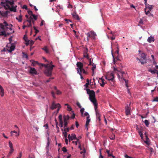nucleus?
I'll list each match as a JSON object with an SVG mask.
<instances>
[{
  "instance_id": "nucleus-1",
  "label": "nucleus",
  "mask_w": 158,
  "mask_h": 158,
  "mask_svg": "<svg viewBox=\"0 0 158 158\" xmlns=\"http://www.w3.org/2000/svg\"><path fill=\"white\" fill-rule=\"evenodd\" d=\"M30 62L31 63L32 65L33 66H35L36 64H38L40 66V67H44L45 69L44 71V73L45 75L48 77H50L51 76L53 67H55L54 65H52L51 66L48 64H44L40 63H38V61H35L32 60H31Z\"/></svg>"
},
{
  "instance_id": "nucleus-2",
  "label": "nucleus",
  "mask_w": 158,
  "mask_h": 158,
  "mask_svg": "<svg viewBox=\"0 0 158 158\" xmlns=\"http://www.w3.org/2000/svg\"><path fill=\"white\" fill-rule=\"evenodd\" d=\"M87 94L89 95V99L92 102L94 106H98L97 100L95 98V92L93 90H90L89 89H86Z\"/></svg>"
},
{
  "instance_id": "nucleus-3",
  "label": "nucleus",
  "mask_w": 158,
  "mask_h": 158,
  "mask_svg": "<svg viewBox=\"0 0 158 158\" xmlns=\"http://www.w3.org/2000/svg\"><path fill=\"white\" fill-rule=\"evenodd\" d=\"M76 65L77 66L76 69L78 73L80 74L81 73L83 72L85 74H88V73L83 68V64L82 63L78 62L77 63Z\"/></svg>"
},
{
  "instance_id": "nucleus-4",
  "label": "nucleus",
  "mask_w": 158,
  "mask_h": 158,
  "mask_svg": "<svg viewBox=\"0 0 158 158\" xmlns=\"http://www.w3.org/2000/svg\"><path fill=\"white\" fill-rule=\"evenodd\" d=\"M114 71L115 73H117L118 77L119 78L120 77H121V78H123V74L125 73V72L123 71H121V69L120 68H116L114 67Z\"/></svg>"
},
{
  "instance_id": "nucleus-5",
  "label": "nucleus",
  "mask_w": 158,
  "mask_h": 158,
  "mask_svg": "<svg viewBox=\"0 0 158 158\" xmlns=\"http://www.w3.org/2000/svg\"><path fill=\"white\" fill-rule=\"evenodd\" d=\"M114 76L113 73H108L105 76V78L109 81H113L114 80Z\"/></svg>"
},
{
  "instance_id": "nucleus-6",
  "label": "nucleus",
  "mask_w": 158,
  "mask_h": 158,
  "mask_svg": "<svg viewBox=\"0 0 158 158\" xmlns=\"http://www.w3.org/2000/svg\"><path fill=\"white\" fill-rule=\"evenodd\" d=\"M68 138L69 141L73 140V139H76L77 141H78L79 140V139H77L76 137V135L74 134H72L71 135H70V134H69L68 136Z\"/></svg>"
},
{
  "instance_id": "nucleus-7",
  "label": "nucleus",
  "mask_w": 158,
  "mask_h": 158,
  "mask_svg": "<svg viewBox=\"0 0 158 158\" xmlns=\"http://www.w3.org/2000/svg\"><path fill=\"white\" fill-rule=\"evenodd\" d=\"M94 107L97 120H98L99 121H100L101 120V115L99 113V110L97 109V106H94Z\"/></svg>"
},
{
  "instance_id": "nucleus-8",
  "label": "nucleus",
  "mask_w": 158,
  "mask_h": 158,
  "mask_svg": "<svg viewBox=\"0 0 158 158\" xmlns=\"http://www.w3.org/2000/svg\"><path fill=\"white\" fill-rule=\"evenodd\" d=\"M119 51L118 49L115 52L114 55H113V53L112 52V56L113 57V62L115 63V58H116L117 60H118L117 57L118 55Z\"/></svg>"
},
{
  "instance_id": "nucleus-9",
  "label": "nucleus",
  "mask_w": 158,
  "mask_h": 158,
  "mask_svg": "<svg viewBox=\"0 0 158 158\" xmlns=\"http://www.w3.org/2000/svg\"><path fill=\"white\" fill-rule=\"evenodd\" d=\"M30 73L31 75H37V72L36 69L35 68L30 67V70H29Z\"/></svg>"
},
{
  "instance_id": "nucleus-10",
  "label": "nucleus",
  "mask_w": 158,
  "mask_h": 158,
  "mask_svg": "<svg viewBox=\"0 0 158 158\" xmlns=\"http://www.w3.org/2000/svg\"><path fill=\"white\" fill-rule=\"evenodd\" d=\"M58 107H61L59 103L56 104L54 102H53L51 108L53 110Z\"/></svg>"
},
{
  "instance_id": "nucleus-11",
  "label": "nucleus",
  "mask_w": 158,
  "mask_h": 158,
  "mask_svg": "<svg viewBox=\"0 0 158 158\" xmlns=\"http://www.w3.org/2000/svg\"><path fill=\"white\" fill-rule=\"evenodd\" d=\"M131 110V107H129L128 105H127L125 107V113L126 115L128 116L130 114V111Z\"/></svg>"
},
{
  "instance_id": "nucleus-12",
  "label": "nucleus",
  "mask_w": 158,
  "mask_h": 158,
  "mask_svg": "<svg viewBox=\"0 0 158 158\" xmlns=\"http://www.w3.org/2000/svg\"><path fill=\"white\" fill-rule=\"evenodd\" d=\"M33 18L31 16H30L28 19L25 22L23 23V24H24L26 22H27L29 23V25L31 27V21H32Z\"/></svg>"
},
{
  "instance_id": "nucleus-13",
  "label": "nucleus",
  "mask_w": 158,
  "mask_h": 158,
  "mask_svg": "<svg viewBox=\"0 0 158 158\" xmlns=\"http://www.w3.org/2000/svg\"><path fill=\"white\" fill-rule=\"evenodd\" d=\"M60 123V127H63V122L62 120V115L61 114H60L58 117Z\"/></svg>"
},
{
  "instance_id": "nucleus-14",
  "label": "nucleus",
  "mask_w": 158,
  "mask_h": 158,
  "mask_svg": "<svg viewBox=\"0 0 158 158\" xmlns=\"http://www.w3.org/2000/svg\"><path fill=\"white\" fill-rule=\"evenodd\" d=\"M98 82L100 83V85L102 87H103L105 84L106 83V82L104 79H102L101 81H98Z\"/></svg>"
},
{
  "instance_id": "nucleus-15",
  "label": "nucleus",
  "mask_w": 158,
  "mask_h": 158,
  "mask_svg": "<svg viewBox=\"0 0 158 158\" xmlns=\"http://www.w3.org/2000/svg\"><path fill=\"white\" fill-rule=\"evenodd\" d=\"M155 40L154 38V37H153L152 36H150L149 37L147 40L150 43L152 42H154Z\"/></svg>"
},
{
  "instance_id": "nucleus-16",
  "label": "nucleus",
  "mask_w": 158,
  "mask_h": 158,
  "mask_svg": "<svg viewBox=\"0 0 158 158\" xmlns=\"http://www.w3.org/2000/svg\"><path fill=\"white\" fill-rule=\"evenodd\" d=\"M15 45L14 44H12L11 46L10 47V49L8 51L10 52H12L13 51L15 48Z\"/></svg>"
},
{
  "instance_id": "nucleus-17",
  "label": "nucleus",
  "mask_w": 158,
  "mask_h": 158,
  "mask_svg": "<svg viewBox=\"0 0 158 158\" xmlns=\"http://www.w3.org/2000/svg\"><path fill=\"white\" fill-rule=\"evenodd\" d=\"M72 15L74 18L77 20H79V16L76 13H73Z\"/></svg>"
},
{
  "instance_id": "nucleus-18",
  "label": "nucleus",
  "mask_w": 158,
  "mask_h": 158,
  "mask_svg": "<svg viewBox=\"0 0 158 158\" xmlns=\"http://www.w3.org/2000/svg\"><path fill=\"white\" fill-rule=\"evenodd\" d=\"M90 119L89 118V116H88L87 117V120L86 122L85 126L86 127L88 126L89 124V123L90 122Z\"/></svg>"
},
{
  "instance_id": "nucleus-19",
  "label": "nucleus",
  "mask_w": 158,
  "mask_h": 158,
  "mask_svg": "<svg viewBox=\"0 0 158 158\" xmlns=\"http://www.w3.org/2000/svg\"><path fill=\"white\" fill-rule=\"evenodd\" d=\"M87 48L86 50H85L84 52V55H83L84 57L87 58V59H89V57L87 53Z\"/></svg>"
},
{
  "instance_id": "nucleus-20",
  "label": "nucleus",
  "mask_w": 158,
  "mask_h": 158,
  "mask_svg": "<svg viewBox=\"0 0 158 158\" xmlns=\"http://www.w3.org/2000/svg\"><path fill=\"white\" fill-rule=\"evenodd\" d=\"M0 90L1 92V97H3L4 95V90L2 87L0 88Z\"/></svg>"
},
{
  "instance_id": "nucleus-21",
  "label": "nucleus",
  "mask_w": 158,
  "mask_h": 158,
  "mask_svg": "<svg viewBox=\"0 0 158 158\" xmlns=\"http://www.w3.org/2000/svg\"><path fill=\"white\" fill-rule=\"evenodd\" d=\"M106 152L107 153L109 156H112L113 158H115V156L112 155V153H110V152L109 150H106Z\"/></svg>"
},
{
  "instance_id": "nucleus-22",
  "label": "nucleus",
  "mask_w": 158,
  "mask_h": 158,
  "mask_svg": "<svg viewBox=\"0 0 158 158\" xmlns=\"http://www.w3.org/2000/svg\"><path fill=\"white\" fill-rule=\"evenodd\" d=\"M8 13V11H2V16L3 17L6 16Z\"/></svg>"
},
{
  "instance_id": "nucleus-23",
  "label": "nucleus",
  "mask_w": 158,
  "mask_h": 158,
  "mask_svg": "<svg viewBox=\"0 0 158 158\" xmlns=\"http://www.w3.org/2000/svg\"><path fill=\"white\" fill-rule=\"evenodd\" d=\"M22 15H20L18 17H16V19L18 20L19 22H21L22 20Z\"/></svg>"
},
{
  "instance_id": "nucleus-24",
  "label": "nucleus",
  "mask_w": 158,
  "mask_h": 158,
  "mask_svg": "<svg viewBox=\"0 0 158 158\" xmlns=\"http://www.w3.org/2000/svg\"><path fill=\"white\" fill-rule=\"evenodd\" d=\"M64 105L67 106V110L69 111H72V109L71 107L68 104H65Z\"/></svg>"
},
{
  "instance_id": "nucleus-25",
  "label": "nucleus",
  "mask_w": 158,
  "mask_h": 158,
  "mask_svg": "<svg viewBox=\"0 0 158 158\" xmlns=\"http://www.w3.org/2000/svg\"><path fill=\"white\" fill-rule=\"evenodd\" d=\"M145 135H146V140L144 141V142L148 145H149V139L148 138V136L146 135V134H145Z\"/></svg>"
},
{
  "instance_id": "nucleus-26",
  "label": "nucleus",
  "mask_w": 158,
  "mask_h": 158,
  "mask_svg": "<svg viewBox=\"0 0 158 158\" xmlns=\"http://www.w3.org/2000/svg\"><path fill=\"white\" fill-rule=\"evenodd\" d=\"M153 6L152 5H149L147 4V7L146 8V6L145 9H147V8L148 9V10H151L152 9Z\"/></svg>"
},
{
  "instance_id": "nucleus-27",
  "label": "nucleus",
  "mask_w": 158,
  "mask_h": 158,
  "mask_svg": "<svg viewBox=\"0 0 158 158\" xmlns=\"http://www.w3.org/2000/svg\"><path fill=\"white\" fill-rule=\"evenodd\" d=\"M64 121L65 120L66 121H67V120H68L69 118V116L67 115L66 116L64 117Z\"/></svg>"
},
{
  "instance_id": "nucleus-28",
  "label": "nucleus",
  "mask_w": 158,
  "mask_h": 158,
  "mask_svg": "<svg viewBox=\"0 0 158 158\" xmlns=\"http://www.w3.org/2000/svg\"><path fill=\"white\" fill-rule=\"evenodd\" d=\"M141 57L144 60H145L146 59V55L144 53H142L141 54Z\"/></svg>"
},
{
  "instance_id": "nucleus-29",
  "label": "nucleus",
  "mask_w": 158,
  "mask_h": 158,
  "mask_svg": "<svg viewBox=\"0 0 158 158\" xmlns=\"http://www.w3.org/2000/svg\"><path fill=\"white\" fill-rule=\"evenodd\" d=\"M42 49L46 52L47 53H49V51L48 49L47 48V47H45L44 48H42Z\"/></svg>"
},
{
  "instance_id": "nucleus-30",
  "label": "nucleus",
  "mask_w": 158,
  "mask_h": 158,
  "mask_svg": "<svg viewBox=\"0 0 158 158\" xmlns=\"http://www.w3.org/2000/svg\"><path fill=\"white\" fill-rule=\"evenodd\" d=\"M110 138L112 140L114 139L115 138V135L114 134H112L110 136Z\"/></svg>"
},
{
  "instance_id": "nucleus-31",
  "label": "nucleus",
  "mask_w": 158,
  "mask_h": 158,
  "mask_svg": "<svg viewBox=\"0 0 158 158\" xmlns=\"http://www.w3.org/2000/svg\"><path fill=\"white\" fill-rule=\"evenodd\" d=\"M156 71L157 70L156 69H155L154 70H152L151 69H150L148 70V71L150 72L151 73L153 74L156 73Z\"/></svg>"
},
{
  "instance_id": "nucleus-32",
  "label": "nucleus",
  "mask_w": 158,
  "mask_h": 158,
  "mask_svg": "<svg viewBox=\"0 0 158 158\" xmlns=\"http://www.w3.org/2000/svg\"><path fill=\"white\" fill-rule=\"evenodd\" d=\"M92 65L93 67L92 68V71L93 73H94V70L96 68V65L94 64V63H93V64Z\"/></svg>"
},
{
  "instance_id": "nucleus-33",
  "label": "nucleus",
  "mask_w": 158,
  "mask_h": 158,
  "mask_svg": "<svg viewBox=\"0 0 158 158\" xmlns=\"http://www.w3.org/2000/svg\"><path fill=\"white\" fill-rule=\"evenodd\" d=\"M144 123L145 124V125L147 127H148L149 124V122L148 120H145L144 121Z\"/></svg>"
},
{
  "instance_id": "nucleus-34",
  "label": "nucleus",
  "mask_w": 158,
  "mask_h": 158,
  "mask_svg": "<svg viewBox=\"0 0 158 158\" xmlns=\"http://www.w3.org/2000/svg\"><path fill=\"white\" fill-rule=\"evenodd\" d=\"M86 35L87 36V40H89L88 38L90 37H91V32H90L86 34Z\"/></svg>"
},
{
  "instance_id": "nucleus-35",
  "label": "nucleus",
  "mask_w": 158,
  "mask_h": 158,
  "mask_svg": "<svg viewBox=\"0 0 158 158\" xmlns=\"http://www.w3.org/2000/svg\"><path fill=\"white\" fill-rule=\"evenodd\" d=\"M23 38L24 40L25 41H26V42L30 41V40L28 39L27 36L25 35H24Z\"/></svg>"
},
{
  "instance_id": "nucleus-36",
  "label": "nucleus",
  "mask_w": 158,
  "mask_h": 158,
  "mask_svg": "<svg viewBox=\"0 0 158 158\" xmlns=\"http://www.w3.org/2000/svg\"><path fill=\"white\" fill-rule=\"evenodd\" d=\"M144 19V18H143L142 19H140V21H139V23L141 24H143V19Z\"/></svg>"
},
{
  "instance_id": "nucleus-37",
  "label": "nucleus",
  "mask_w": 158,
  "mask_h": 158,
  "mask_svg": "<svg viewBox=\"0 0 158 158\" xmlns=\"http://www.w3.org/2000/svg\"><path fill=\"white\" fill-rule=\"evenodd\" d=\"M9 144L10 148H13V144L10 141H9Z\"/></svg>"
},
{
  "instance_id": "nucleus-38",
  "label": "nucleus",
  "mask_w": 158,
  "mask_h": 158,
  "mask_svg": "<svg viewBox=\"0 0 158 158\" xmlns=\"http://www.w3.org/2000/svg\"><path fill=\"white\" fill-rule=\"evenodd\" d=\"M123 80L124 81L125 83V85L128 88V81L126 80L125 79L123 78Z\"/></svg>"
},
{
  "instance_id": "nucleus-39",
  "label": "nucleus",
  "mask_w": 158,
  "mask_h": 158,
  "mask_svg": "<svg viewBox=\"0 0 158 158\" xmlns=\"http://www.w3.org/2000/svg\"><path fill=\"white\" fill-rule=\"evenodd\" d=\"M152 102H158V97H156L154 98L152 100Z\"/></svg>"
},
{
  "instance_id": "nucleus-40",
  "label": "nucleus",
  "mask_w": 158,
  "mask_h": 158,
  "mask_svg": "<svg viewBox=\"0 0 158 158\" xmlns=\"http://www.w3.org/2000/svg\"><path fill=\"white\" fill-rule=\"evenodd\" d=\"M62 150L64 152H66L67 151V150L66 149V148L65 147H63L62 148Z\"/></svg>"
},
{
  "instance_id": "nucleus-41",
  "label": "nucleus",
  "mask_w": 158,
  "mask_h": 158,
  "mask_svg": "<svg viewBox=\"0 0 158 158\" xmlns=\"http://www.w3.org/2000/svg\"><path fill=\"white\" fill-rule=\"evenodd\" d=\"M101 150L102 149H100L99 150V152H100V156H99V158H103V156L102 155L101 153Z\"/></svg>"
},
{
  "instance_id": "nucleus-42",
  "label": "nucleus",
  "mask_w": 158,
  "mask_h": 158,
  "mask_svg": "<svg viewBox=\"0 0 158 158\" xmlns=\"http://www.w3.org/2000/svg\"><path fill=\"white\" fill-rule=\"evenodd\" d=\"M147 9H145V12L146 14L147 15H148V14L150 13V10H148V11H147Z\"/></svg>"
},
{
  "instance_id": "nucleus-43",
  "label": "nucleus",
  "mask_w": 158,
  "mask_h": 158,
  "mask_svg": "<svg viewBox=\"0 0 158 158\" xmlns=\"http://www.w3.org/2000/svg\"><path fill=\"white\" fill-rule=\"evenodd\" d=\"M90 32L91 35V36H93L94 37L96 35V34L94 32L91 31Z\"/></svg>"
},
{
  "instance_id": "nucleus-44",
  "label": "nucleus",
  "mask_w": 158,
  "mask_h": 158,
  "mask_svg": "<svg viewBox=\"0 0 158 158\" xmlns=\"http://www.w3.org/2000/svg\"><path fill=\"white\" fill-rule=\"evenodd\" d=\"M27 12L28 13V14H29L30 15H31V16L32 15H33L32 14V12L31 10H29L27 11Z\"/></svg>"
},
{
  "instance_id": "nucleus-45",
  "label": "nucleus",
  "mask_w": 158,
  "mask_h": 158,
  "mask_svg": "<svg viewBox=\"0 0 158 158\" xmlns=\"http://www.w3.org/2000/svg\"><path fill=\"white\" fill-rule=\"evenodd\" d=\"M84 111V108H81L80 110V112L82 115L83 114V113Z\"/></svg>"
},
{
  "instance_id": "nucleus-46",
  "label": "nucleus",
  "mask_w": 158,
  "mask_h": 158,
  "mask_svg": "<svg viewBox=\"0 0 158 158\" xmlns=\"http://www.w3.org/2000/svg\"><path fill=\"white\" fill-rule=\"evenodd\" d=\"M6 2H7L8 3L10 4L11 5H13L14 4L13 2H11L10 1H6Z\"/></svg>"
},
{
  "instance_id": "nucleus-47",
  "label": "nucleus",
  "mask_w": 158,
  "mask_h": 158,
  "mask_svg": "<svg viewBox=\"0 0 158 158\" xmlns=\"http://www.w3.org/2000/svg\"><path fill=\"white\" fill-rule=\"evenodd\" d=\"M64 130V132L67 133V132H68L69 131V128H65Z\"/></svg>"
},
{
  "instance_id": "nucleus-48",
  "label": "nucleus",
  "mask_w": 158,
  "mask_h": 158,
  "mask_svg": "<svg viewBox=\"0 0 158 158\" xmlns=\"http://www.w3.org/2000/svg\"><path fill=\"white\" fill-rule=\"evenodd\" d=\"M87 59L89 60V65H92V60L89 57V59Z\"/></svg>"
},
{
  "instance_id": "nucleus-49",
  "label": "nucleus",
  "mask_w": 158,
  "mask_h": 158,
  "mask_svg": "<svg viewBox=\"0 0 158 158\" xmlns=\"http://www.w3.org/2000/svg\"><path fill=\"white\" fill-rule=\"evenodd\" d=\"M64 127L65 128L66 127H67V125H68V123L67 121H64Z\"/></svg>"
},
{
  "instance_id": "nucleus-50",
  "label": "nucleus",
  "mask_w": 158,
  "mask_h": 158,
  "mask_svg": "<svg viewBox=\"0 0 158 158\" xmlns=\"http://www.w3.org/2000/svg\"><path fill=\"white\" fill-rule=\"evenodd\" d=\"M56 94L57 95H59L61 94V92L58 90L56 91Z\"/></svg>"
},
{
  "instance_id": "nucleus-51",
  "label": "nucleus",
  "mask_w": 158,
  "mask_h": 158,
  "mask_svg": "<svg viewBox=\"0 0 158 158\" xmlns=\"http://www.w3.org/2000/svg\"><path fill=\"white\" fill-rule=\"evenodd\" d=\"M77 105L78 106V107L80 108H81V105L78 102H77Z\"/></svg>"
},
{
  "instance_id": "nucleus-52",
  "label": "nucleus",
  "mask_w": 158,
  "mask_h": 158,
  "mask_svg": "<svg viewBox=\"0 0 158 158\" xmlns=\"http://www.w3.org/2000/svg\"><path fill=\"white\" fill-rule=\"evenodd\" d=\"M63 133L64 134V136L65 138H67V134L66 132H63Z\"/></svg>"
},
{
  "instance_id": "nucleus-53",
  "label": "nucleus",
  "mask_w": 158,
  "mask_h": 158,
  "mask_svg": "<svg viewBox=\"0 0 158 158\" xmlns=\"http://www.w3.org/2000/svg\"><path fill=\"white\" fill-rule=\"evenodd\" d=\"M137 59L141 63V64H144L145 63V62L142 61L140 59H139V58H137Z\"/></svg>"
},
{
  "instance_id": "nucleus-54",
  "label": "nucleus",
  "mask_w": 158,
  "mask_h": 158,
  "mask_svg": "<svg viewBox=\"0 0 158 158\" xmlns=\"http://www.w3.org/2000/svg\"><path fill=\"white\" fill-rule=\"evenodd\" d=\"M32 16L33 18L35 20H37V16L36 15H35L33 14V15H32Z\"/></svg>"
},
{
  "instance_id": "nucleus-55",
  "label": "nucleus",
  "mask_w": 158,
  "mask_h": 158,
  "mask_svg": "<svg viewBox=\"0 0 158 158\" xmlns=\"http://www.w3.org/2000/svg\"><path fill=\"white\" fill-rule=\"evenodd\" d=\"M51 94H52V97H53V98H55L56 97H55V95L54 92L53 91H52V92H51Z\"/></svg>"
},
{
  "instance_id": "nucleus-56",
  "label": "nucleus",
  "mask_w": 158,
  "mask_h": 158,
  "mask_svg": "<svg viewBox=\"0 0 158 158\" xmlns=\"http://www.w3.org/2000/svg\"><path fill=\"white\" fill-rule=\"evenodd\" d=\"M5 34V32L4 31L0 32V35H3Z\"/></svg>"
},
{
  "instance_id": "nucleus-57",
  "label": "nucleus",
  "mask_w": 158,
  "mask_h": 158,
  "mask_svg": "<svg viewBox=\"0 0 158 158\" xmlns=\"http://www.w3.org/2000/svg\"><path fill=\"white\" fill-rule=\"evenodd\" d=\"M3 23L4 24V26H5V27H6L7 26H8V23H7L5 21H4V22Z\"/></svg>"
},
{
  "instance_id": "nucleus-58",
  "label": "nucleus",
  "mask_w": 158,
  "mask_h": 158,
  "mask_svg": "<svg viewBox=\"0 0 158 158\" xmlns=\"http://www.w3.org/2000/svg\"><path fill=\"white\" fill-rule=\"evenodd\" d=\"M139 134L140 135L141 137V138H142L143 137V134L142 133L141 131H139Z\"/></svg>"
},
{
  "instance_id": "nucleus-59",
  "label": "nucleus",
  "mask_w": 158,
  "mask_h": 158,
  "mask_svg": "<svg viewBox=\"0 0 158 158\" xmlns=\"http://www.w3.org/2000/svg\"><path fill=\"white\" fill-rule=\"evenodd\" d=\"M26 27H30V26H29V25H24L23 26V29H25V28Z\"/></svg>"
},
{
  "instance_id": "nucleus-60",
  "label": "nucleus",
  "mask_w": 158,
  "mask_h": 158,
  "mask_svg": "<svg viewBox=\"0 0 158 158\" xmlns=\"http://www.w3.org/2000/svg\"><path fill=\"white\" fill-rule=\"evenodd\" d=\"M49 143H49V138H48V142H47V147L48 146H49Z\"/></svg>"
},
{
  "instance_id": "nucleus-61",
  "label": "nucleus",
  "mask_w": 158,
  "mask_h": 158,
  "mask_svg": "<svg viewBox=\"0 0 158 158\" xmlns=\"http://www.w3.org/2000/svg\"><path fill=\"white\" fill-rule=\"evenodd\" d=\"M84 115L85 116H87V117L88 116H89V114L87 112H85V113L84 114Z\"/></svg>"
},
{
  "instance_id": "nucleus-62",
  "label": "nucleus",
  "mask_w": 158,
  "mask_h": 158,
  "mask_svg": "<svg viewBox=\"0 0 158 158\" xmlns=\"http://www.w3.org/2000/svg\"><path fill=\"white\" fill-rule=\"evenodd\" d=\"M13 151H14V149L13 148H10V152H10V153H13Z\"/></svg>"
},
{
  "instance_id": "nucleus-63",
  "label": "nucleus",
  "mask_w": 158,
  "mask_h": 158,
  "mask_svg": "<svg viewBox=\"0 0 158 158\" xmlns=\"http://www.w3.org/2000/svg\"><path fill=\"white\" fill-rule=\"evenodd\" d=\"M79 124L78 122L77 121H76V127L77 128H78V127L79 126Z\"/></svg>"
},
{
  "instance_id": "nucleus-64",
  "label": "nucleus",
  "mask_w": 158,
  "mask_h": 158,
  "mask_svg": "<svg viewBox=\"0 0 158 158\" xmlns=\"http://www.w3.org/2000/svg\"><path fill=\"white\" fill-rule=\"evenodd\" d=\"M44 20H42L41 21V22L40 23V26H43V24H44Z\"/></svg>"
}]
</instances>
